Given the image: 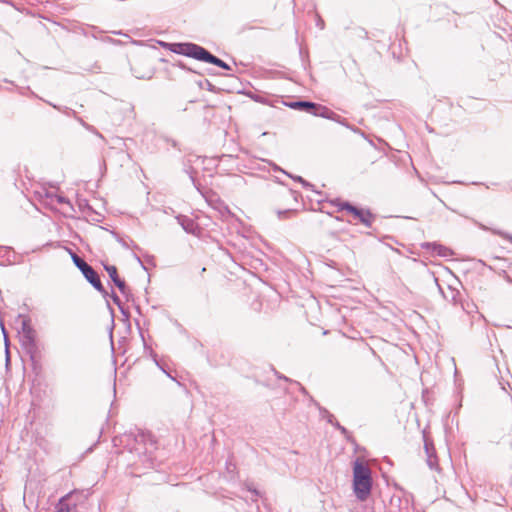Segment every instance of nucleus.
Segmentation results:
<instances>
[{
	"label": "nucleus",
	"mask_w": 512,
	"mask_h": 512,
	"mask_svg": "<svg viewBox=\"0 0 512 512\" xmlns=\"http://www.w3.org/2000/svg\"><path fill=\"white\" fill-rule=\"evenodd\" d=\"M372 475L369 466L360 459L353 464V490L360 501H365L371 494Z\"/></svg>",
	"instance_id": "f257e3e1"
},
{
	"label": "nucleus",
	"mask_w": 512,
	"mask_h": 512,
	"mask_svg": "<svg viewBox=\"0 0 512 512\" xmlns=\"http://www.w3.org/2000/svg\"><path fill=\"white\" fill-rule=\"evenodd\" d=\"M340 210L346 211L355 220H358L363 225L370 227L374 221V216L369 210L357 208L347 202H343L339 205Z\"/></svg>",
	"instance_id": "f03ea898"
},
{
	"label": "nucleus",
	"mask_w": 512,
	"mask_h": 512,
	"mask_svg": "<svg viewBox=\"0 0 512 512\" xmlns=\"http://www.w3.org/2000/svg\"><path fill=\"white\" fill-rule=\"evenodd\" d=\"M176 46L178 49H173V51L192 56L201 61L206 62V58L209 55L207 50L194 44H177Z\"/></svg>",
	"instance_id": "7ed1b4c3"
},
{
	"label": "nucleus",
	"mask_w": 512,
	"mask_h": 512,
	"mask_svg": "<svg viewBox=\"0 0 512 512\" xmlns=\"http://www.w3.org/2000/svg\"><path fill=\"white\" fill-rule=\"evenodd\" d=\"M20 335L22 337L23 344L27 348H29V349L35 348L36 332L32 328L29 320L25 319L22 321Z\"/></svg>",
	"instance_id": "20e7f679"
},
{
	"label": "nucleus",
	"mask_w": 512,
	"mask_h": 512,
	"mask_svg": "<svg viewBox=\"0 0 512 512\" xmlns=\"http://www.w3.org/2000/svg\"><path fill=\"white\" fill-rule=\"evenodd\" d=\"M74 495H75V493L72 492V493H69V494L63 496L56 504L55 512H77L76 511L77 503L72 502Z\"/></svg>",
	"instance_id": "39448f33"
},
{
	"label": "nucleus",
	"mask_w": 512,
	"mask_h": 512,
	"mask_svg": "<svg viewBox=\"0 0 512 512\" xmlns=\"http://www.w3.org/2000/svg\"><path fill=\"white\" fill-rule=\"evenodd\" d=\"M105 270L107 271L109 277L112 279V281L114 282V284L118 287V289L121 291V292H124L125 291V288H126V284H125V281L122 280L119 275H118V270L116 268V266L114 265H105L104 266Z\"/></svg>",
	"instance_id": "423d86ee"
},
{
	"label": "nucleus",
	"mask_w": 512,
	"mask_h": 512,
	"mask_svg": "<svg viewBox=\"0 0 512 512\" xmlns=\"http://www.w3.org/2000/svg\"><path fill=\"white\" fill-rule=\"evenodd\" d=\"M82 273L95 289H97L99 292L103 291V286L100 281V278L96 271L91 266L86 268Z\"/></svg>",
	"instance_id": "0eeeda50"
},
{
	"label": "nucleus",
	"mask_w": 512,
	"mask_h": 512,
	"mask_svg": "<svg viewBox=\"0 0 512 512\" xmlns=\"http://www.w3.org/2000/svg\"><path fill=\"white\" fill-rule=\"evenodd\" d=\"M312 113L315 116H320V117L329 118V119H331L332 116L334 115V113L330 109H328L325 106L318 105V104H316L315 109H313Z\"/></svg>",
	"instance_id": "6e6552de"
},
{
	"label": "nucleus",
	"mask_w": 512,
	"mask_h": 512,
	"mask_svg": "<svg viewBox=\"0 0 512 512\" xmlns=\"http://www.w3.org/2000/svg\"><path fill=\"white\" fill-rule=\"evenodd\" d=\"M316 104L312 102H306V101H299L291 104L292 108L295 109H303V110H312L315 109Z\"/></svg>",
	"instance_id": "1a4fd4ad"
},
{
	"label": "nucleus",
	"mask_w": 512,
	"mask_h": 512,
	"mask_svg": "<svg viewBox=\"0 0 512 512\" xmlns=\"http://www.w3.org/2000/svg\"><path fill=\"white\" fill-rule=\"evenodd\" d=\"M72 260L74 264L81 270V272L90 266L76 254H72Z\"/></svg>",
	"instance_id": "9d476101"
},
{
	"label": "nucleus",
	"mask_w": 512,
	"mask_h": 512,
	"mask_svg": "<svg viewBox=\"0 0 512 512\" xmlns=\"http://www.w3.org/2000/svg\"><path fill=\"white\" fill-rule=\"evenodd\" d=\"M218 60H220V59L210 53L206 58L207 63L214 64V65H216L218 63Z\"/></svg>",
	"instance_id": "9b49d317"
},
{
	"label": "nucleus",
	"mask_w": 512,
	"mask_h": 512,
	"mask_svg": "<svg viewBox=\"0 0 512 512\" xmlns=\"http://www.w3.org/2000/svg\"><path fill=\"white\" fill-rule=\"evenodd\" d=\"M216 66H219L221 68H224V69H228V65L226 63H224L221 59L218 60V63L216 64Z\"/></svg>",
	"instance_id": "f8f14e48"
}]
</instances>
